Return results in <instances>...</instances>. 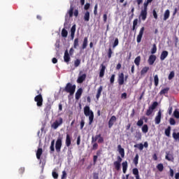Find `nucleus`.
Returning <instances> with one entry per match:
<instances>
[{
	"label": "nucleus",
	"mask_w": 179,
	"mask_h": 179,
	"mask_svg": "<svg viewBox=\"0 0 179 179\" xmlns=\"http://www.w3.org/2000/svg\"><path fill=\"white\" fill-rule=\"evenodd\" d=\"M76 90V85H73L71 83H68L65 87L63 89V92H66V93H69L68 95V99L71 100V96H73L75 94V92Z\"/></svg>",
	"instance_id": "obj_1"
},
{
	"label": "nucleus",
	"mask_w": 179,
	"mask_h": 179,
	"mask_svg": "<svg viewBox=\"0 0 179 179\" xmlns=\"http://www.w3.org/2000/svg\"><path fill=\"white\" fill-rule=\"evenodd\" d=\"M75 8L73 7V5H71L70 6V8L69 10L67 11V13L65 16V20L66 22H67L69 19V17H72L73 15L76 17H78V16H79V10L78 9H76L74 10ZM73 10H74V13H73Z\"/></svg>",
	"instance_id": "obj_2"
},
{
	"label": "nucleus",
	"mask_w": 179,
	"mask_h": 179,
	"mask_svg": "<svg viewBox=\"0 0 179 179\" xmlns=\"http://www.w3.org/2000/svg\"><path fill=\"white\" fill-rule=\"evenodd\" d=\"M84 114L86 117H89V125H92L94 120V113L90 110V107L87 106L84 107Z\"/></svg>",
	"instance_id": "obj_3"
},
{
	"label": "nucleus",
	"mask_w": 179,
	"mask_h": 179,
	"mask_svg": "<svg viewBox=\"0 0 179 179\" xmlns=\"http://www.w3.org/2000/svg\"><path fill=\"white\" fill-rule=\"evenodd\" d=\"M61 148H62V137L59 136L57 138L55 143V149L57 153L61 152Z\"/></svg>",
	"instance_id": "obj_4"
},
{
	"label": "nucleus",
	"mask_w": 179,
	"mask_h": 179,
	"mask_svg": "<svg viewBox=\"0 0 179 179\" xmlns=\"http://www.w3.org/2000/svg\"><path fill=\"white\" fill-rule=\"evenodd\" d=\"M34 101H36L37 107H43V95H36L34 97Z\"/></svg>",
	"instance_id": "obj_5"
},
{
	"label": "nucleus",
	"mask_w": 179,
	"mask_h": 179,
	"mask_svg": "<svg viewBox=\"0 0 179 179\" xmlns=\"http://www.w3.org/2000/svg\"><path fill=\"white\" fill-rule=\"evenodd\" d=\"M106 69V66L103 64H101L99 66V78H104Z\"/></svg>",
	"instance_id": "obj_6"
},
{
	"label": "nucleus",
	"mask_w": 179,
	"mask_h": 179,
	"mask_svg": "<svg viewBox=\"0 0 179 179\" xmlns=\"http://www.w3.org/2000/svg\"><path fill=\"white\" fill-rule=\"evenodd\" d=\"M62 122H63L62 117H59V121L56 120L55 122H53L52 127V128H54V129H57V128H58L59 125H62Z\"/></svg>",
	"instance_id": "obj_7"
},
{
	"label": "nucleus",
	"mask_w": 179,
	"mask_h": 179,
	"mask_svg": "<svg viewBox=\"0 0 179 179\" xmlns=\"http://www.w3.org/2000/svg\"><path fill=\"white\" fill-rule=\"evenodd\" d=\"M155 124L157 125H159V124H160V122L162 121V110H159L158 111L157 115L155 117Z\"/></svg>",
	"instance_id": "obj_8"
},
{
	"label": "nucleus",
	"mask_w": 179,
	"mask_h": 179,
	"mask_svg": "<svg viewBox=\"0 0 179 179\" xmlns=\"http://www.w3.org/2000/svg\"><path fill=\"white\" fill-rule=\"evenodd\" d=\"M145 31V27H142L140 29L139 34L137 36V43H141V41H142V37L143 36V32Z\"/></svg>",
	"instance_id": "obj_9"
},
{
	"label": "nucleus",
	"mask_w": 179,
	"mask_h": 179,
	"mask_svg": "<svg viewBox=\"0 0 179 179\" xmlns=\"http://www.w3.org/2000/svg\"><path fill=\"white\" fill-rule=\"evenodd\" d=\"M66 146L67 148H69V146H71V143H72V137H71V136L69 134H66Z\"/></svg>",
	"instance_id": "obj_10"
},
{
	"label": "nucleus",
	"mask_w": 179,
	"mask_h": 179,
	"mask_svg": "<svg viewBox=\"0 0 179 179\" xmlns=\"http://www.w3.org/2000/svg\"><path fill=\"white\" fill-rule=\"evenodd\" d=\"M115 121H117V117L113 115L108 121V128H113V125H114Z\"/></svg>",
	"instance_id": "obj_11"
},
{
	"label": "nucleus",
	"mask_w": 179,
	"mask_h": 179,
	"mask_svg": "<svg viewBox=\"0 0 179 179\" xmlns=\"http://www.w3.org/2000/svg\"><path fill=\"white\" fill-rule=\"evenodd\" d=\"M86 73L82 74L81 76H79L77 79V83H83L85 80H86Z\"/></svg>",
	"instance_id": "obj_12"
},
{
	"label": "nucleus",
	"mask_w": 179,
	"mask_h": 179,
	"mask_svg": "<svg viewBox=\"0 0 179 179\" xmlns=\"http://www.w3.org/2000/svg\"><path fill=\"white\" fill-rule=\"evenodd\" d=\"M124 73H121L119 75V78L117 80V82H118L120 86H122V85H124Z\"/></svg>",
	"instance_id": "obj_13"
},
{
	"label": "nucleus",
	"mask_w": 179,
	"mask_h": 179,
	"mask_svg": "<svg viewBox=\"0 0 179 179\" xmlns=\"http://www.w3.org/2000/svg\"><path fill=\"white\" fill-rule=\"evenodd\" d=\"M167 57H169V52L167 50L162 51L160 55L161 61H164L167 58Z\"/></svg>",
	"instance_id": "obj_14"
},
{
	"label": "nucleus",
	"mask_w": 179,
	"mask_h": 179,
	"mask_svg": "<svg viewBox=\"0 0 179 179\" xmlns=\"http://www.w3.org/2000/svg\"><path fill=\"white\" fill-rule=\"evenodd\" d=\"M156 55H151L150 57H149V59H148V64L149 65H153L155 64V62L156 61Z\"/></svg>",
	"instance_id": "obj_15"
},
{
	"label": "nucleus",
	"mask_w": 179,
	"mask_h": 179,
	"mask_svg": "<svg viewBox=\"0 0 179 179\" xmlns=\"http://www.w3.org/2000/svg\"><path fill=\"white\" fill-rule=\"evenodd\" d=\"M117 149L121 157H125V150H124V148H122L121 145H117Z\"/></svg>",
	"instance_id": "obj_16"
},
{
	"label": "nucleus",
	"mask_w": 179,
	"mask_h": 179,
	"mask_svg": "<svg viewBox=\"0 0 179 179\" xmlns=\"http://www.w3.org/2000/svg\"><path fill=\"white\" fill-rule=\"evenodd\" d=\"M83 93V89L79 88L76 92V100H79L80 99L82 94Z\"/></svg>",
	"instance_id": "obj_17"
},
{
	"label": "nucleus",
	"mask_w": 179,
	"mask_h": 179,
	"mask_svg": "<svg viewBox=\"0 0 179 179\" xmlns=\"http://www.w3.org/2000/svg\"><path fill=\"white\" fill-rule=\"evenodd\" d=\"M148 16V10H142L140 14V17L142 20H146Z\"/></svg>",
	"instance_id": "obj_18"
},
{
	"label": "nucleus",
	"mask_w": 179,
	"mask_h": 179,
	"mask_svg": "<svg viewBox=\"0 0 179 179\" xmlns=\"http://www.w3.org/2000/svg\"><path fill=\"white\" fill-rule=\"evenodd\" d=\"M64 62H69V61H71V57L69 56V52H68V50H66L64 52Z\"/></svg>",
	"instance_id": "obj_19"
},
{
	"label": "nucleus",
	"mask_w": 179,
	"mask_h": 179,
	"mask_svg": "<svg viewBox=\"0 0 179 179\" xmlns=\"http://www.w3.org/2000/svg\"><path fill=\"white\" fill-rule=\"evenodd\" d=\"M122 171L124 174L127 173V170H128V162L124 161L122 163Z\"/></svg>",
	"instance_id": "obj_20"
},
{
	"label": "nucleus",
	"mask_w": 179,
	"mask_h": 179,
	"mask_svg": "<svg viewBox=\"0 0 179 179\" xmlns=\"http://www.w3.org/2000/svg\"><path fill=\"white\" fill-rule=\"evenodd\" d=\"M101 92H103V86H100L96 94V100H99L100 99V96H101Z\"/></svg>",
	"instance_id": "obj_21"
},
{
	"label": "nucleus",
	"mask_w": 179,
	"mask_h": 179,
	"mask_svg": "<svg viewBox=\"0 0 179 179\" xmlns=\"http://www.w3.org/2000/svg\"><path fill=\"white\" fill-rule=\"evenodd\" d=\"M55 145V140H52L51 141V144L50 146V153H54V152H55V148L54 147Z\"/></svg>",
	"instance_id": "obj_22"
},
{
	"label": "nucleus",
	"mask_w": 179,
	"mask_h": 179,
	"mask_svg": "<svg viewBox=\"0 0 179 179\" xmlns=\"http://www.w3.org/2000/svg\"><path fill=\"white\" fill-rule=\"evenodd\" d=\"M113 166L116 171H120V170H121V164H120V162H117L116 161H115L113 162Z\"/></svg>",
	"instance_id": "obj_23"
},
{
	"label": "nucleus",
	"mask_w": 179,
	"mask_h": 179,
	"mask_svg": "<svg viewBox=\"0 0 179 179\" xmlns=\"http://www.w3.org/2000/svg\"><path fill=\"white\" fill-rule=\"evenodd\" d=\"M41 155H43V148H38L36 152V159H38V160L41 159Z\"/></svg>",
	"instance_id": "obj_24"
},
{
	"label": "nucleus",
	"mask_w": 179,
	"mask_h": 179,
	"mask_svg": "<svg viewBox=\"0 0 179 179\" xmlns=\"http://www.w3.org/2000/svg\"><path fill=\"white\" fill-rule=\"evenodd\" d=\"M132 173H133L134 176H135L136 178L141 177L139 176V170H138V168L133 169Z\"/></svg>",
	"instance_id": "obj_25"
},
{
	"label": "nucleus",
	"mask_w": 179,
	"mask_h": 179,
	"mask_svg": "<svg viewBox=\"0 0 179 179\" xmlns=\"http://www.w3.org/2000/svg\"><path fill=\"white\" fill-rule=\"evenodd\" d=\"M87 43H88L87 37H85V38H84V40H83V45H82L83 50H85V49L87 48Z\"/></svg>",
	"instance_id": "obj_26"
},
{
	"label": "nucleus",
	"mask_w": 179,
	"mask_h": 179,
	"mask_svg": "<svg viewBox=\"0 0 179 179\" xmlns=\"http://www.w3.org/2000/svg\"><path fill=\"white\" fill-rule=\"evenodd\" d=\"M149 71V66H145L143 67L141 71V75L143 76L145 73H148V71Z\"/></svg>",
	"instance_id": "obj_27"
},
{
	"label": "nucleus",
	"mask_w": 179,
	"mask_h": 179,
	"mask_svg": "<svg viewBox=\"0 0 179 179\" xmlns=\"http://www.w3.org/2000/svg\"><path fill=\"white\" fill-rule=\"evenodd\" d=\"M138 161H139V155L136 154L134 159H133V163L136 166V167L138 166Z\"/></svg>",
	"instance_id": "obj_28"
},
{
	"label": "nucleus",
	"mask_w": 179,
	"mask_h": 179,
	"mask_svg": "<svg viewBox=\"0 0 179 179\" xmlns=\"http://www.w3.org/2000/svg\"><path fill=\"white\" fill-rule=\"evenodd\" d=\"M170 17V10H166L164 14V20H167Z\"/></svg>",
	"instance_id": "obj_29"
},
{
	"label": "nucleus",
	"mask_w": 179,
	"mask_h": 179,
	"mask_svg": "<svg viewBox=\"0 0 179 179\" xmlns=\"http://www.w3.org/2000/svg\"><path fill=\"white\" fill-rule=\"evenodd\" d=\"M90 20V13H89V11H87L84 15V20L85 22H89Z\"/></svg>",
	"instance_id": "obj_30"
},
{
	"label": "nucleus",
	"mask_w": 179,
	"mask_h": 179,
	"mask_svg": "<svg viewBox=\"0 0 179 179\" xmlns=\"http://www.w3.org/2000/svg\"><path fill=\"white\" fill-rule=\"evenodd\" d=\"M135 138H136V141H141L142 139V133H141V131H136Z\"/></svg>",
	"instance_id": "obj_31"
},
{
	"label": "nucleus",
	"mask_w": 179,
	"mask_h": 179,
	"mask_svg": "<svg viewBox=\"0 0 179 179\" xmlns=\"http://www.w3.org/2000/svg\"><path fill=\"white\" fill-rule=\"evenodd\" d=\"M141 129L143 134H148L149 131V127H148V124H144Z\"/></svg>",
	"instance_id": "obj_32"
},
{
	"label": "nucleus",
	"mask_w": 179,
	"mask_h": 179,
	"mask_svg": "<svg viewBox=\"0 0 179 179\" xmlns=\"http://www.w3.org/2000/svg\"><path fill=\"white\" fill-rule=\"evenodd\" d=\"M134 64L136 65V66H139V65H141V56L136 57L134 59Z\"/></svg>",
	"instance_id": "obj_33"
},
{
	"label": "nucleus",
	"mask_w": 179,
	"mask_h": 179,
	"mask_svg": "<svg viewBox=\"0 0 179 179\" xmlns=\"http://www.w3.org/2000/svg\"><path fill=\"white\" fill-rule=\"evenodd\" d=\"M172 136L175 141L179 142V132L178 133L173 132L172 134Z\"/></svg>",
	"instance_id": "obj_34"
},
{
	"label": "nucleus",
	"mask_w": 179,
	"mask_h": 179,
	"mask_svg": "<svg viewBox=\"0 0 179 179\" xmlns=\"http://www.w3.org/2000/svg\"><path fill=\"white\" fill-rule=\"evenodd\" d=\"M101 134H96L95 136H92V143H93V142H97V139H99V138L101 137Z\"/></svg>",
	"instance_id": "obj_35"
},
{
	"label": "nucleus",
	"mask_w": 179,
	"mask_h": 179,
	"mask_svg": "<svg viewBox=\"0 0 179 179\" xmlns=\"http://www.w3.org/2000/svg\"><path fill=\"white\" fill-rule=\"evenodd\" d=\"M157 106H159V103H157V101H155L152 103V104L149 106L150 108H151V110H156V107H157Z\"/></svg>",
	"instance_id": "obj_36"
},
{
	"label": "nucleus",
	"mask_w": 179,
	"mask_h": 179,
	"mask_svg": "<svg viewBox=\"0 0 179 179\" xmlns=\"http://www.w3.org/2000/svg\"><path fill=\"white\" fill-rule=\"evenodd\" d=\"M169 90H170L169 87H166L164 88L163 90H162L159 92L160 94H166L167 93H169Z\"/></svg>",
	"instance_id": "obj_37"
},
{
	"label": "nucleus",
	"mask_w": 179,
	"mask_h": 179,
	"mask_svg": "<svg viewBox=\"0 0 179 179\" xmlns=\"http://www.w3.org/2000/svg\"><path fill=\"white\" fill-rule=\"evenodd\" d=\"M79 47V38H76L73 42V48H78Z\"/></svg>",
	"instance_id": "obj_38"
},
{
	"label": "nucleus",
	"mask_w": 179,
	"mask_h": 179,
	"mask_svg": "<svg viewBox=\"0 0 179 179\" xmlns=\"http://www.w3.org/2000/svg\"><path fill=\"white\" fill-rule=\"evenodd\" d=\"M154 82L155 86H159V76L155 75L154 76Z\"/></svg>",
	"instance_id": "obj_39"
},
{
	"label": "nucleus",
	"mask_w": 179,
	"mask_h": 179,
	"mask_svg": "<svg viewBox=\"0 0 179 179\" xmlns=\"http://www.w3.org/2000/svg\"><path fill=\"white\" fill-rule=\"evenodd\" d=\"M134 148H138L139 150H143V144L142 143L134 145Z\"/></svg>",
	"instance_id": "obj_40"
},
{
	"label": "nucleus",
	"mask_w": 179,
	"mask_h": 179,
	"mask_svg": "<svg viewBox=\"0 0 179 179\" xmlns=\"http://www.w3.org/2000/svg\"><path fill=\"white\" fill-rule=\"evenodd\" d=\"M153 110L151 109L150 108H148V109L147 110L146 113H145V115H147V117H149L150 115H152V114L153 113Z\"/></svg>",
	"instance_id": "obj_41"
},
{
	"label": "nucleus",
	"mask_w": 179,
	"mask_h": 179,
	"mask_svg": "<svg viewBox=\"0 0 179 179\" xmlns=\"http://www.w3.org/2000/svg\"><path fill=\"white\" fill-rule=\"evenodd\" d=\"M44 111L47 113H48L49 111H51V104H47L44 109Z\"/></svg>",
	"instance_id": "obj_42"
},
{
	"label": "nucleus",
	"mask_w": 179,
	"mask_h": 179,
	"mask_svg": "<svg viewBox=\"0 0 179 179\" xmlns=\"http://www.w3.org/2000/svg\"><path fill=\"white\" fill-rule=\"evenodd\" d=\"M157 52V47L156 46V44H154L152 46V48L151 49V54H156Z\"/></svg>",
	"instance_id": "obj_43"
},
{
	"label": "nucleus",
	"mask_w": 179,
	"mask_h": 179,
	"mask_svg": "<svg viewBox=\"0 0 179 179\" xmlns=\"http://www.w3.org/2000/svg\"><path fill=\"white\" fill-rule=\"evenodd\" d=\"M157 170H159V171H163V170H164V166H163V164H159L157 166Z\"/></svg>",
	"instance_id": "obj_44"
},
{
	"label": "nucleus",
	"mask_w": 179,
	"mask_h": 179,
	"mask_svg": "<svg viewBox=\"0 0 179 179\" xmlns=\"http://www.w3.org/2000/svg\"><path fill=\"white\" fill-rule=\"evenodd\" d=\"M171 131V127L169 126L168 128L165 129V135H166V136H170Z\"/></svg>",
	"instance_id": "obj_45"
},
{
	"label": "nucleus",
	"mask_w": 179,
	"mask_h": 179,
	"mask_svg": "<svg viewBox=\"0 0 179 179\" xmlns=\"http://www.w3.org/2000/svg\"><path fill=\"white\" fill-rule=\"evenodd\" d=\"M62 36L63 37H68V31H66V29H63L62 30Z\"/></svg>",
	"instance_id": "obj_46"
},
{
	"label": "nucleus",
	"mask_w": 179,
	"mask_h": 179,
	"mask_svg": "<svg viewBox=\"0 0 179 179\" xmlns=\"http://www.w3.org/2000/svg\"><path fill=\"white\" fill-rule=\"evenodd\" d=\"M79 65H80V59H77L74 62V66H75V68H78V66H79Z\"/></svg>",
	"instance_id": "obj_47"
},
{
	"label": "nucleus",
	"mask_w": 179,
	"mask_h": 179,
	"mask_svg": "<svg viewBox=\"0 0 179 179\" xmlns=\"http://www.w3.org/2000/svg\"><path fill=\"white\" fill-rule=\"evenodd\" d=\"M115 80V74H112L110 78V83L111 85L114 83V81Z\"/></svg>",
	"instance_id": "obj_48"
},
{
	"label": "nucleus",
	"mask_w": 179,
	"mask_h": 179,
	"mask_svg": "<svg viewBox=\"0 0 179 179\" xmlns=\"http://www.w3.org/2000/svg\"><path fill=\"white\" fill-rule=\"evenodd\" d=\"M174 71H171L169 75V77H168V79L169 80H171V79H173V78H174Z\"/></svg>",
	"instance_id": "obj_49"
},
{
	"label": "nucleus",
	"mask_w": 179,
	"mask_h": 179,
	"mask_svg": "<svg viewBox=\"0 0 179 179\" xmlns=\"http://www.w3.org/2000/svg\"><path fill=\"white\" fill-rule=\"evenodd\" d=\"M118 44H119L118 38H116L115 39V41H114L113 45V48H115V47H117V45H118Z\"/></svg>",
	"instance_id": "obj_50"
},
{
	"label": "nucleus",
	"mask_w": 179,
	"mask_h": 179,
	"mask_svg": "<svg viewBox=\"0 0 179 179\" xmlns=\"http://www.w3.org/2000/svg\"><path fill=\"white\" fill-rule=\"evenodd\" d=\"M165 159L169 162H171V159H173V156H171V155L166 154Z\"/></svg>",
	"instance_id": "obj_51"
},
{
	"label": "nucleus",
	"mask_w": 179,
	"mask_h": 179,
	"mask_svg": "<svg viewBox=\"0 0 179 179\" xmlns=\"http://www.w3.org/2000/svg\"><path fill=\"white\" fill-rule=\"evenodd\" d=\"M169 124L171 125H176V120H174V118H173V117H171L169 119Z\"/></svg>",
	"instance_id": "obj_52"
},
{
	"label": "nucleus",
	"mask_w": 179,
	"mask_h": 179,
	"mask_svg": "<svg viewBox=\"0 0 179 179\" xmlns=\"http://www.w3.org/2000/svg\"><path fill=\"white\" fill-rule=\"evenodd\" d=\"M98 148H99V144H97V143H94L92 145V150H97Z\"/></svg>",
	"instance_id": "obj_53"
},
{
	"label": "nucleus",
	"mask_w": 179,
	"mask_h": 179,
	"mask_svg": "<svg viewBox=\"0 0 179 179\" xmlns=\"http://www.w3.org/2000/svg\"><path fill=\"white\" fill-rule=\"evenodd\" d=\"M143 9L144 10H148V6H149V3H148L147 1L144 2L143 3Z\"/></svg>",
	"instance_id": "obj_54"
},
{
	"label": "nucleus",
	"mask_w": 179,
	"mask_h": 179,
	"mask_svg": "<svg viewBox=\"0 0 179 179\" xmlns=\"http://www.w3.org/2000/svg\"><path fill=\"white\" fill-rule=\"evenodd\" d=\"M111 55H113V50L111 48H109L108 52V58H111Z\"/></svg>",
	"instance_id": "obj_55"
},
{
	"label": "nucleus",
	"mask_w": 179,
	"mask_h": 179,
	"mask_svg": "<svg viewBox=\"0 0 179 179\" xmlns=\"http://www.w3.org/2000/svg\"><path fill=\"white\" fill-rule=\"evenodd\" d=\"M52 176L53 178H55V179L58 178V173H57L55 171H52Z\"/></svg>",
	"instance_id": "obj_56"
},
{
	"label": "nucleus",
	"mask_w": 179,
	"mask_h": 179,
	"mask_svg": "<svg viewBox=\"0 0 179 179\" xmlns=\"http://www.w3.org/2000/svg\"><path fill=\"white\" fill-rule=\"evenodd\" d=\"M80 127V129H83V127H85V120H81Z\"/></svg>",
	"instance_id": "obj_57"
},
{
	"label": "nucleus",
	"mask_w": 179,
	"mask_h": 179,
	"mask_svg": "<svg viewBox=\"0 0 179 179\" xmlns=\"http://www.w3.org/2000/svg\"><path fill=\"white\" fill-rule=\"evenodd\" d=\"M173 115H174L175 118H179V112H178V110H175L173 112Z\"/></svg>",
	"instance_id": "obj_58"
},
{
	"label": "nucleus",
	"mask_w": 179,
	"mask_h": 179,
	"mask_svg": "<svg viewBox=\"0 0 179 179\" xmlns=\"http://www.w3.org/2000/svg\"><path fill=\"white\" fill-rule=\"evenodd\" d=\"M137 125H138V127H142V125H143V120H139L137 122Z\"/></svg>",
	"instance_id": "obj_59"
},
{
	"label": "nucleus",
	"mask_w": 179,
	"mask_h": 179,
	"mask_svg": "<svg viewBox=\"0 0 179 179\" xmlns=\"http://www.w3.org/2000/svg\"><path fill=\"white\" fill-rule=\"evenodd\" d=\"M99 158V157L97 155H94L93 156V163L94 164H96V163H97V159Z\"/></svg>",
	"instance_id": "obj_60"
},
{
	"label": "nucleus",
	"mask_w": 179,
	"mask_h": 179,
	"mask_svg": "<svg viewBox=\"0 0 179 179\" xmlns=\"http://www.w3.org/2000/svg\"><path fill=\"white\" fill-rule=\"evenodd\" d=\"M98 143H104V138H103L101 136L99 139H98Z\"/></svg>",
	"instance_id": "obj_61"
},
{
	"label": "nucleus",
	"mask_w": 179,
	"mask_h": 179,
	"mask_svg": "<svg viewBox=\"0 0 179 179\" xmlns=\"http://www.w3.org/2000/svg\"><path fill=\"white\" fill-rule=\"evenodd\" d=\"M93 179H99V173H93Z\"/></svg>",
	"instance_id": "obj_62"
},
{
	"label": "nucleus",
	"mask_w": 179,
	"mask_h": 179,
	"mask_svg": "<svg viewBox=\"0 0 179 179\" xmlns=\"http://www.w3.org/2000/svg\"><path fill=\"white\" fill-rule=\"evenodd\" d=\"M65 178H66V171H62V179H65Z\"/></svg>",
	"instance_id": "obj_63"
},
{
	"label": "nucleus",
	"mask_w": 179,
	"mask_h": 179,
	"mask_svg": "<svg viewBox=\"0 0 179 179\" xmlns=\"http://www.w3.org/2000/svg\"><path fill=\"white\" fill-rule=\"evenodd\" d=\"M115 162H117V163H120L121 164V163L122 162V157H120V156H117V160L115 161Z\"/></svg>",
	"instance_id": "obj_64"
}]
</instances>
